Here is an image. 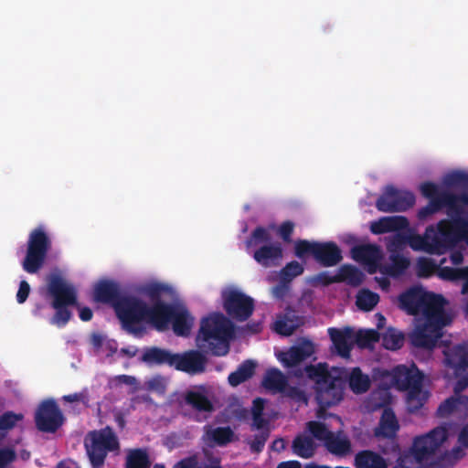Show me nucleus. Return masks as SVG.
<instances>
[{"mask_svg": "<svg viewBox=\"0 0 468 468\" xmlns=\"http://www.w3.org/2000/svg\"><path fill=\"white\" fill-rule=\"evenodd\" d=\"M399 307L410 315L422 314L414 330L409 335L410 344L418 348L432 350L443 335V328L452 323V317L445 312L447 301L441 294L427 292L413 286L398 297Z\"/></svg>", "mask_w": 468, "mask_h": 468, "instance_id": "obj_1", "label": "nucleus"}, {"mask_svg": "<svg viewBox=\"0 0 468 468\" xmlns=\"http://www.w3.org/2000/svg\"><path fill=\"white\" fill-rule=\"evenodd\" d=\"M113 310L122 324V329L137 336L142 335L145 331L143 323L154 326L155 323L164 322L169 309L164 305V303H154L149 306L144 301L136 296L123 295L115 303Z\"/></svg>", "mask_w": 468, "mask_h": 468, "instance_id": "obj_2", "label": "nucleus"}, {"mask_svg": "<svg viewBox=\"0 0 468 468\" xmlns=\"http://www.w3.org/2000/svg\"><path fill=\"white\" fill-rule=\"evenodd\" d=\"M442 184L447 188L462 190V196L443 195L440 199L429 201L428 205L418 211V218L426 220L433 214L445 208L447 219L456 218L462 207H468V174L452 171L444 176Z\"/></svg>", "mask_w": 468, "mask_h": 468, "instance_id": "obj_3", "label": "nucleus"}, {"mask_svg": "<svg viewBox=\"0 0 468 468\" xmlns=\"http://www.w3.org/2000/svg\"><path fill=\"white\" fill-rule=\"evenodd\" d=\"M233 332L232 323L224 314L214 313L201 320L197 345L213 356H226L229 351V341L232 338Z\"/></svg>", "mask_w": 468, "mask_h": 468, "instance_id": "obj_4", "label": "nucleus"}, {"mask_svg": "<svg viewBox=\"0 0 468 468\" xmlns=\"http://www.w3.org/2000/svg\"><path fill=\"white\" fill-rule=\"evenodd\" d=\"M142 361L149 365H165L178 371L197 375L205 372L207 358L198 350L175 354L170 350L153 346L144 352Z\"/></svg>", "mask_w": 468, "mask_h": 468, "instance_id": "obj_5", "label": "nucleus"}, {"mask_svg": "<svg viewBox=\"0 0 468 468\" xmlns=\"http://www.w3.org/2000/svg\"><path fill=\"white\" fill-rule=\"evenodd\" d=\"M446 219H441L436 225L426 228L423 235L410 236L397 234L392 245L399 246L406 241L414 250H422L430 254L441 255L450 250Z\"/></svg>", "mask_w": 468, "mask_h": 468, "instance_id": "obj_6", "label": "nucleus"}, {"mask_svg": "<svg viewBox=\"0 0 468 468\" xmlns=\"http://www.w3.org/2000/svg\"><path fill=\"white\" fill-rule=\"evenodd\" d=\"M448 438L445 427H436L424 435L414 439L408 452L400 454L398 461L404 468H421L424 461L428 460Z\"/></svg>", "mask_w": 468, "mask_h": 468, "instance_id": "obj_7", "label": "nucleus"}, {"mask_svg": "<svg viewBox=\"0 0 468 468\" xmlns=\"http://www.w3.org/2000/svg\"><path fill=\"white\" fill-rule=\"evenodd\" d=\"M48 293L52 298L51 306L56 310L51 324L63 327L72 315L68 307L78 305L77 292L61 276L53 274L48 279Z\"/></svg>", "mask_w": 468, "mask_h": 468, "instance_id": "obj_8", "label": "nucleus"}, {"mask_svg": "<svg viewBox=\"0 0 468 468\" xmlns=\"http://www.w3.org/2000/svg\"><path fill=\"white\" fill-rule=\"evenodd\" d=\"M120 441L110 426L89 431L84 439V448L91 468H103L109 452L118 454Z\"/></svg>", "mask_w": 468, "mask_h": 468, "instance_id": "obj_9", "label": "nucleus"}, {"mask_svg": "<svg viewBox=\"0 0 468 468\" xmlns=\"http://www.w3.org/2000/svg\"><path fill=\"white\" fill-rule=\"evenodd\" d=\"M52 241L42 226L34 229L27 239L23 270L30 274L37 273L44 266Z\"/></svg>", "mask_w": 468, "mask_h": 468, "instance_id": "obj_10", "label": "nucleus"}, {"mask_svg": "<svg viewBox=\"0 0 468 468\" xmlns=\"http://www.w3.org/2000/svg\"><path fill=\"white\" fill-rule=\"evenodd\" d=\"M346 379L341 376L330 375L318 386H314V399L318 405L316 416L323 418L326 410L339 404L345 395Z\"/></svg>", "mask_w": 468, "mask_h": 468, "instance_id": "obj_11", "label": "nucleus"}, {"mask_svg": "<svg viewBox=\"0 0 468 468\" xmlns=\"http://www.w3.org/2000/svg\"><path fill=\"white\" fill-rule=\"evenodd\" d=\"M445 366L453 369L458 378L453 391L455 395L461 393L468 388V345L466 343L458 344L453 346H446L442 350Z\"/></svg>", "mask_w": 468, "mask_h": 468, "instance_id": "obj_12", "label": "nucleus"}, {"mask_svg": "<svg viewBox=\"0 0 468 468\" xmlns=\"http://www.w3.org/2000/svg\"><path fill=\"white\" fill-rule=\"evenodd\" d=\"M415 196L410 191L399 190L394 186H387L376 201L378 211L385 213L401 212L413 207Z\"/></svg>", "mask_w": 468, "mask_h": 468, "instance_id": "obj_13", "label": "nucleus"}, {"mask_svg": "<svg viewBox=\"0 0 468 468\" xmlns=\"http://www.w3.org/2000/svg\"><path fill=\"white\" fill-rule=\"evenodd\" d=\"M64 421V415L53 399L43 400L35 412L36 427L42 432L55 433Z\"/></svg>", "mask_w": 468, "mask_h": 468, "instance_id": "obj_14", "label": "nucleus"}, {"mask_svg": "<svg viewBox=\"0 0 468 468\" xmlns=\"http://www.w3.org/2000/svg\"><path fill=\"white\" fill-rule=\"evenodd\" d=\"M223 307L229 317L238 321L248 320L254 311V300L242 292L232 290L224 295Z\"/></svg>", "mask_w": 468, "mask_h": 468, "instance_id": "obj_15", "label": "nucleus"}, {"mask_svg": "<svg viewBox=\"0 0 468 468\" xmlns=\"http://www.w3.org/2000/svg\"><path fill=\"white\" fill-rule=\"evenodd\" d=\"M164 305L168 307L169 310L165 316L164 322L155 323L154 327L158 330H163L171 322L174 333L176 335L188 336L194 323V318L190 315L189 312L185 308L176 309L172 304L165 303H164Z\"/></svg>", "mask_w": 468, "mask_h": 468, "instance_id": "obj_16", "label": "nucleus"}, {"mask_svg": "<svg viewBox=\"0 0 468 468\" xmlns=\"http://www.w3.org/2000/svg\"><path fill=\"white\" fill-rule=\"evenodd\" d=\"M352 258L364 265L369 274H374L381 267L383 258L382 250L379 246L375 244H362L352 248Z\"/></svg>", "mask_w": 468, "mask_h": 468, "instance_id": "obj_17", "label": "nucleus"}, {"mask_svg": "<svg viewBox=\"0 0 468 468\" xmlns=\"http://www.w3.org/2000/svg\"><path fill=\"white\" fill-rule=\"evenodd\" d=\"M468 207H462L456 218L446 219L447 234L450 250L460 242L468 245Z\"/></svg>", "mask_w": 468, "mask_h": 468, "instance_id": "obj_18", "label": "nucleus"}, {"mask_svg": "<svg viewBox=\"0 0 468 468\" xmlns=\"http://www.w3.org/2000/svg\"><path fill=\"white\" fill-rule=\"evenodd\" d=\"M394 385L399 390H410L415 387L422 386L423 374L412 364L410 367L399 365L392 371Z\"/></svg>", "mask_w": 468, "mask_h": 468, "instance_id": "obj_19", "label": "nucleus"}, {"mask_svg": "<svg viewBox=\"0 0 468 468\" xmlns=\"http://www.w3.org/2000/svg\"><path fill=\"white\" fill-rule=\"evenodd\" d=\"M261 385L270 394H286L292 397V387L289 386L287 377L276 367L265 371Z\"/></svg>", "mask_w": 468, "mask_h": 468, "instance_id": "obj_20", "label": "nucleus"}, {"mask_svg": "<svg viewBox=\"0 0 468 468\" xmlns=\"http://www.w3.org/2000/svg\"><path fill=\"white\" fill-rule=\"evenodd\" d=\"M183 400L186 405L191 407L197 414L193 417V420L197 422L206 420L207 416H201V413H211L214 411V406L207 396L199 390H186L183 394Z\"/></svg>", "mask_w": 468, "mask_h": 468, "instance_id": "obj_21", "label": "nucleus"}, {"mask_svg": "<svg viewBox=\"0 0 468 468\" xmlns=\"http://www.w3.org/2000/svg\"><path fill=\"white\" fill-rule=\"evenodd\" d=\"M328 335L337 354L342 357H348L355 345V331L353 328L349 326L342 329L330 327L328 328Z\"/></svg>", "mask_w": 468, "mask_h": 468, "instance_id": "obj_22", "label": "nucleus"}, {"mask_svg": "<svg viewBox=\"0 0 468 468\" xmlns=\"http://www.w3.org/2000/svg\"><path fill=\"white\" fill-rule=\"evenodd\" d=\"M123 297L117 282L101 280L96 283L93 291V300L97 303H107L115 308V303Z\"/></svg>", "mask_w": 468, "mask_h": 468, "instance_id": "obj_23", "label": "nucleus"}, {"mask_svg": "<svg viewBox=\"0 0 468 468\" xmlns=\"http://www.w3.org/2000/svg\"><path fill=\"white\" fill-rule=\"evenodd\" d=\"M316 262L324 267H333L337 265L343 259L339 247L333 241L318 242L314 250Z\"/></svg>", "mask_w": 468, "mask_h": 468, "instance_id": "obj_24", "label": "nucleus"}, {"mask_svg": "<svg viewBox=\"0 0 468 468\" xmlns=\"http://www.w3.org/2000/svg\"><path fill=\"white\" fill-rule=\"evenodd\" d=\"M323 445L329 453L338 458H344L352 453L351 441L341 431H332Z\"/></svg>", "mask_w": 468, "mask_h": 468, "instance_id": "obj_25", "label": "nucleus"}, {"mask_svg": "<svg viewBox=\"0 0 468 468\" xmlns=\"http://www.w3.org/2000/svg\"><path fill=\"white\" fill-rule=\"evenodd\" d=\"M282 258V250L278 242L261 245L253 253V259L264 268L278 265Z\"/></svg>", "mask_w": 468, "mask_h": 468, "instance_id": "obj_26", "label": "nucleus"}, {"mask_svg": "<svg viewBox=\"0 0 468 468\" xmlns=\"http://www.w3.org/2000/svg\"><path fill=\"white\" fill-rule=\"evenodd\" d=\"M409 228V220L404 216L383 217L371 222L370 231L373 234H384L392 231L404 230Z\"/></svg>", "mask_w": 468, "mask_h": 468, "instance_id": "obj_27", "label": "nucleus"}, {"mask_svg": "<svg viewBox=\"0 0 468 468\" xmlns=\"http://www.w3.org/2000/svg\"><path fill=\"white\" fill-rule=\"evenodd\" d=\"M315 353V346L312 340L305 337L294 339V378L303 376L300 363L312 357Z\"/></svg>", "mask_w": 468, "mask_h": 468, "instance_id": "obj_28", "label": "nucleus"}, {"mask_svg": "<svg viewBox=\"0 0 468 468\" xmlns=\"http://www.w3.org/2000/svg\"><path fill=\"white\" fill-rule=\"evenodd\" d=\"M399 430V421L391 409H385L374 434L377 438L393 439Z\"/></svg>", "mask_w": 468, "mask_h": 468, "instance_id": "obj_29", "label": "nucleus"}, {"mask_svg": "<svg viewBox=\"0 0 468 468\" xmlns=\"http://www.w3.org/2000/svg\"><path fill=\"white\" fill-rule=\"evenodd\" d=\"M355 468H388L386 459L372 450H362L354 457Z\"/></svg>", "mask_w": 468, "mask_h": 468, "instance_id": "obj_30", "label": "nucleus"}, {"mask_svg": "<svg viewBox=\"0 0 468 468\" xmlns=\"http://www.w3.org/2000/svg\"><path fill=\"white\" fill-rule=\"evenodd\" d=\"M453 412L468 414V397L464 395H455L446 399L440 404L437 410L439 417L444 418Z\"/></svg>", "mask_w": 468, "mask_h": 468, "instance_id": "obj_31", "label": "nucleus"}, {"mask_svg": "<svg viewBox=\"0 0 468 468\" xmlns=\"http://www.w3.org/2000/svg\"><path fill=\"white\" fill-rule=\"evenodd\" d=\"M234 432L230 427H205L204 441L208 446H225L233 439Z\"/></svg>", "mask_w": 468, "mask_h": 468, "instance_id": "obj_32", "label": "nucleus"}, {"mask_svg": "<svg viewBox=\"0 0 468 468\" xmlns=\"http://www.w3.org/2000/svg\"><path fill=\"white\" fill-rule=\"evenodd\" d=\"M348 383L349 388L355 394L366 393L370 388V378L367 374H364L360 367H354L349 372L348 376L344 378Z\"/></svg>", "mask_w": 468, "mask_h": 468, "instance_id": "obj_33", "label": "nucleus"}, {"mask_svg": "<svg viewBox=\"0 0 468 468\" xmlns=\"http://www.w3.org/2000/svg\"><path fill=\"white\" fill-rule=\"evenodd\" d=\"M256 366V363L252 360L247 359L243 361L234 372L229 375L228 381L229 385L238 387L251 378L255 373Z\"/></svg>", "mask_w": 468, "mask_h": 468, "instance_id": "obj_34", "label": "nucleus"}, {"mask_svg": "<svg viewBox=\"0 0 468 468\" xmlns=\"http://www.w3.org/2000/svg\"><path fill=\"white\" fill-rule=\"evenodd\" d=\"M292 282V261L288 262L281 272V278L276 286L272 288V295L277 300H284L290 292Z\"/></svg>", "mask_w": 468, "mask_h": 468, "instance_id": "obj_35", "label": "nucleus"}, {"mask_svg": "<svg viewBox=\"0 0 468 468\" xmlns=\"http://www.w3.org/2000/svg\"><path fill=\"white\" fill-rule=\"evenodd\" d=\"M338 282H346L353 287L359 286L365 278L364 273L355 266L343 265L337 272Z\"/></svg>", "mask_w": 468, "mask_h": 468, "instance_id": "obj_36", "label": "nucleus"}, {"mask_svg": "<svg viewBox=\"0 0 468 468\" xmlns=\"http://www.w3.org/2000/svg\"><path fill=\"white\" fill-rule=\"evenodd\" d=\"M390 264L381 265L379 271L383 274L397 277L404 273L410 265L407 258L399 254H392L390 256Z\"/></svg>", "mask_w": 468, "mask_h": 468, "instance_id": "obj_37", "label": "nucleus"}, {"mask_svg": "<svg viewBox=\"0 0 468 468\" xmlns=\"http://www.w3.org/2000/svg\"><path fill=\"white\" fill-rule=\"evenodd\" d=\"M408 391L407 409L410 412L415 413L420 410L429 398V392L422 389V386L415 387Z\"/></svg>", "mask_w": 468, "mask_h": 468, "instance_id": "obj_38", "label": "nucleus"}, {"mask_svg": "<svg viewBox=\"0 0 468 468\" xmlns=\"http://www.w3.org/2000/svg\"><path fill=\"white\" fill-rule=\"evenodd\" d=\"M303 378L306 376L309 379L314 381V386H318L322 381L327 378L330 375L328 365L326 363H318L317 365H307L302 368Z\"/></svg>", "mask_w": 468, "mask_h": 468, "instance_id": "obj_39", "label": "nucleus"}, {"mask_svg": "<svg viewBox=\"0 0 468 468\" xmlns=\"http://www.w3.org/2000/svg\"><path fill=\"white\" fill-rule=\"evenodd\" d=\"M275 226L270 225L268 228L257 227L253 229L250 239L247 240L248 247H258L264 244L272 243L271 231H274Z\"/></svg>", "mask_w": 468, "mask_h": 468, "instance_id": "obj_40", "label": "nucleus"}, {"mask_svg": "<svg viewBox=\"0 0 468 468\" xmlns=\"http://www.w3.org/2000/svg\"><path fill=\"white\" fill-rule=\"evenodd\" d=\"M149 456L144 449L130 450L125 462V468H149Z\"/></svg>", "mask_w": 468, "mask_h": 468, "instance_id": "obj_41", "label": "nucleus"}, {"mask_svg": "<svg viewBox=\"0 0 468 468\" xmlns=\"http://www.w3.org/2000/svg\"><path fill=\"white\" fill-rule=\"evenodd\" d=\"M420 191L425 198L429 199V201L440 199L443 195L462 196V192L457 194L450 191L449 189H441L438 185L431 181L421 183L420 185Z\"/></svg>", "mask_w": 468, "mask_h": 468, "instance_id": "obj_42", "label": "nucleus"}, {"mask_svg": "<svg viewBox=\"0 0 468 468\" xmlns=\"http://www.w3.org/2000/svg\"><path fill=\"white\" fill-rule=\"evenodd\" d=\"M198 456L195 453L176 462L172 468H222L219 459L215 457L209 460V463H205L201 466H198Z\"/></svg>", "mask_w": 468, "mask_h": 468, "instance_id": "obj_43", "label": "nucleus"}, {"mask_svg": "<svg viewBox=\"0 0 468 468\" xmlns=\"http://www.w3.org/2000/svg\"><path fill=\"white\" fill-rule=\"evenodd\" d=\"M439 277L444 281L468 282V266L463 268L441 267L439 269Z\"/></svg>", "mask_w": 468, "mask_h": 468, "instance_id": "obj_44", "label": "nucleus"}, {"mask_svg": "<svg viewBox=\"0 0 468 468\" xmlns=\"http://www.w3.org/2000/svg\"><path fill=\"white\" fill-rule=\"evenodd\" d=\"M379 295L368 289H362L356 296V303L360 310L371 311L378 303Z\"/></svg>", "mask_w": 468, "mask_h": 468, "instance_id": "obj_45", "label": "nucleus"}, {"mask_svg": "<svg viewBox=\"0 0 468 468\" xmlns=\"http://www.w3.org/2000/svg\"><path fill=\"white\" fill-rule=\"evenodd\" d=\"M170 291V287L160 283V282H150L146 283L141 288V292L145 294L154 303H163L161 301V296L165 292H168Z\"/></svg>", "mask_w": 468, "mask_h": 468, "instance_id": "obj_46", "label": "nucleus"}, {"mask_svg": "<svg viewBox=\"0 0 468 468\" xmlns=\"http://www.w3.org/2000/svg\"><path fill=\"white\" fill-rule=\"evenodd\" d=\"M315 452V444L313 439L297 436L294 438V453L303 458H311Z\"/></svg>", "mask_w": 468, "mask_h": 468, "instance_id": "obj_47", "label": "nucleus"}, {"mask_svg": "<svg viewBox=\"0 0 468 468\" xmlns=\"http://www.w3.org/2000/svg\"><path fill=\"white\" fill-rule=\"evenodd\" d=\"M379 333L374 329L367 330H358L356 333L355 332V344H356L359 347L365 348L369 347L373 344L379 341Z\"/></svg>", "mask_w": 468, "mask_h": 468, "instance_id": "obj_48", "label": "nucleus"}, {"mask_svg": "<svg viewBox=\"0 0 468 468\" xmlns=\"http://www.w3.org/2000/svg\"><path fill=\"white\" fill-rule=\"evenodd\" d=\"M287 311L284 317L280 316L274 323L273 329L274 331L284 336H290L292 335V318L290 316L291 312H292V307L288 304L285 308Z\"/></svg>", "mask_w": 468, "mask_h": 468, "instance_id": "obj_49", "label": "nucleus"}, {"mask_svg": "<svg viewBox=\"0 0 468 468\" xmlns=\"http://www.w3.org/2000/svg\"><path fill=\"white\" fill-rule=\"evenodd\" d=\"M404 344V335L395 329L389 328L382 335V346L388 350L399 349Z\"/></svg>", "mask_w": 468, "mask_h": 468, "instance_id": "obj_50", "label": "nucleus"}, {"mask_svg": "<svg viewBox=\"0 0 468 468\" xmlns=\"http://www.w3.org/2000/svg\"><path fill=\"white\" fill-rule=\"evenodd\" d=\"M318 241H309L306 239L294 240V256L300 259L308 257L314 258V250H316Z\"/></svg>", "mask_w": 468, "mask_h": 468, "instance_id": "obj_51", "label": "nucleus"}, {"mask_svg": "<svg viewBox=\"0 0 468 468\" xmlns=\"http://www.w3.org/2000/svg\"><path fill=\"white\" fill-rule=\"evenodd\" d=\"M441 267L436 261L430 258H421L418 261V275L420 277H430L437 271L439 275V269Z\"/></svg>", "mask_w": 468, "mask_h": 468, "instance_id": "obj_52", "label": "nucleus"}, {"mask_svg": "<svg viewBox=\"0 0 468 468\" xmlns=\"http://www.w3.org/2000/svg\"><path fill=\"white\" fill-rule=\"evenodd\" d=\"M307 428L313 437L322 441L323 444L332 432L327 429L324 423L315 420L309 421L307 423Z\"/></svg>", "mask_w": 468, "mask_h": 468, "instance_id": "obj_53", "label": "nucleus"}, {"mask_svg": "<svg viewBox=\"0 0 468 468\" xmlns=\"http://www.w3.org/2000/svg\"><path fill=\"white\" fill-rule=\"evenodd\" d=\"M24 418L21 413L5 411L0 416V431H9L16 427L17 421Z\"/></svg>", "mask_w": 468, "mask_h": 468, "instance_id": "obj_54", "label": "nucleus"}, {"mask_svg": "<svg viewBox=\"0 0 468 468\" xmlns=\"http://www.w3.org/2000/svg\"><path fill=\"white\" fill-rule=\"evenodd\" d=\"M269 436H270L269 429L260 431L259 433H257L253 436L252 440L248 441L250 451L255 453H259V452H262Z\"/></svg>", "mask_w": 468, "mask_h": 468, "instance_id": "obj_55", "label": "nucleus"}, {"mask_svg": "<svg viewBox=\"0 0 468 468\" xmlns=\"http://www.w3.org/2000/svg\"><path fill=\"white\" fill-rule=\"evenodd\" d=\"M310 282L314 286H328L332 283L338 282L337 273L335 275H331L329 271H321L311 277Z\"/></svg>", "mask_w": 468, "mask_h": 468, "instance_id": "obj_56", "label": "nucleus"}, {"mask_svg": "<svg viewBox=\"0 0 468 468\" xmlns=\"http://www.w3.org/2000/svg\"><path fill=\"white\" fill-rule=\"evenodd\" d=\"M16 452L11 448L0 449V468H6V466L16 460Z\"/></svg>", "mask_w": 468, "mask_h": 468, "instance_id": "obj_57", "label": "nucleus"}, {"mask_svg": "<svg viewBox=\"0 0 468 468\" xmlns=\"http://www.w3.org/2000/svg\"><path fill=\"white\" fill-rule=\"evenodd\" d=\"M277 359L287 368L292 367V346L286 351H279L275 353Z\"/></svg>", "mask_w": 468, "mask_h": 468, "instance_id": "obj_58", "label": "nucleus"}, {"mask_svg": "<svg viewBox=\"0 0 468 468\" xmlns=\"http://www.w3.org/2000/svg\"><path fill=\"white\" fill-rule=\"evenodd\" d=\"M276 233L285 241L290 240V236L292 233V222L286 221L282 223L278 229H274Z\"/></svg>", "mask_w": 468, "mask_h": 468, "instance_id": "obj_59", "label": "nucleus"}, {"mask_svg": "<svg viewBox=\"0 0 468 468\" xmlns=\"http://www.w3.org/2000/svg\"><path fill=\"white\" fill-rule=\"evenodd\" d=\"M30 286L27 281H21L16 293V301L18 303H24L28 298Z\"/></svg>", "mask_w": 468, "mask_h": 468, "instance_id": "obj_60", "label": "nucleus"}, {"mask_svg": "<svg viewBox=\"0 0 468 468\" xmlns=\"http://www.w3.org/2000/svg\"><path fill=\"white\" fill-rule=\"evenodd\" d=\"M268 425L269 421L263 417V414H252V430L262 431L265 429H269Z\"/></svg>", "mask_w": 468, "mask_h": 468, "instance_id": "obj_61", "label": "nucleus"}, {"mask_svg": "<svg viewBox=\"0 0 468 468\" xmlns=\"http://www.w3.org/2000/svg\"><path fill=\"white\" fill-rule=\"evenodd\" d=\"M62 399L64 401L69 403L81 401L84 404H87L89 401L88 395L84 392L65 395Z\"/></svg>", "mask_w": 468, "mask_h": 468, "instance_id": "obj_62", "label": "nucleus"}, {"mask_svg": "<svg viewBox=\"0 0 468 468\" xmlns=\"http://www.w3.org/2000/svg\"><path fill=\"white\" fill-rule=\"evenodd\" d=\"M265 406V399L261 398H256L252 402L251 413L252 414H263Z\"/></svg>", "mask_w": 468, "mask_h": 468, "instance_id": "obj_63", "label": "nucleus"}, {"mask_svg": "<svg viewBox=\"0 0 468 468\" xmlns=\"http://www.w3.org/2000/svg\"><path fill=\"white\" fill-rule=\"evenodd\" d=\"M458 441L463 446L468 447V425L462 429L458 437Z\"/></svg>", "mask_w": 468, "mask_h": 468, "instance_id": "obj_64", "label": "nucleus"}]
</instances>
